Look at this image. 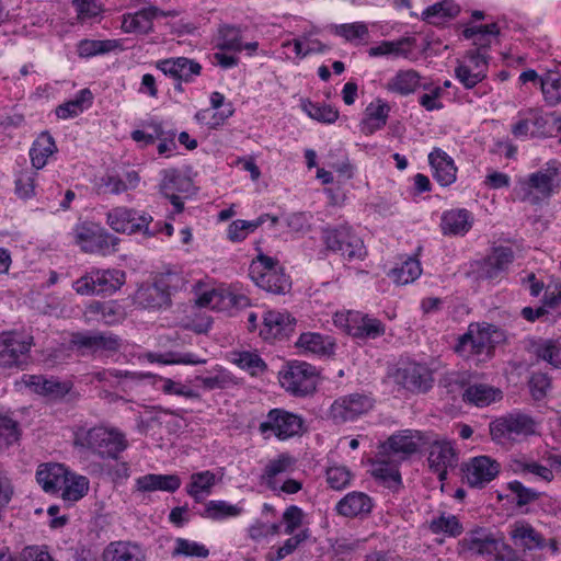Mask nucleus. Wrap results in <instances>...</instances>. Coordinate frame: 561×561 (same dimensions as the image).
I'll use <instances>...</instances> for the list:
<instances>
[{
  "label": "nucleus",
  "instance_id": "4468645a",
  "mask_svg": "<svg viewBox=\"0 0 561 561\" xmlns=\"http://www.w3.org/2000/svg\"><path fill=\"white\" fill-rule=\"evenodd\" d=\"M335 322L343 324L350 335L358 339H376L386 331L380 320L356 311H350L345 317L337 316Z\"/></svg>",
  "mask_w": 561,
  "mask_h": 561
},
{
  "label": "nucleus",
  "instance_id": "6ab92c4d",
  "mask_svg": "<svg viewBox=\"0 0 561 561\" xmlns=\"http://www.w3.org/2000/svg\"><path fill=\"white\" fill-rule=\"evenodd\" d=\"M427 460L433 472L440 481H444L447 478L448 469H454L457 466L458 455L449 440H435L430 446Z\"/></svg>",
  "mask_w": 561,
  "mask_h": 561
},
{
  "label": "nucleus",
  "instance_id": "c03bdc74",
  "mask_svg": "<svg viewBox=\"0 0 561 561\" xmlns=\"http://www.w3.org/2000/svg\"><path fill=\"white\" fill-rule=\"evenodd\" d=\"M93 94L89 89H82L73 100H70L56 108V115L61 119L78 116L92 104Z\"/></svg>",
  "mask_w": 561,
  "mask_h": 561
},
{
  "label": "nucleus",
  "instance_id": "f257e3e1",
  "mask_svg": "<svg viewBox=\"0 0 561 561\" xmlns=\"http://www.w3.org/2000/svg\"><path fill=\"white\" fill-rule=\"evenodd\" d=\"M462 37L470 41L474 46L468 53L467 59L459 65L455 72L458 80L466 87L472 88L486 78L490 58L491 26L472 25L471 23L462 30Z\"/></svg>",
  "mask_w": 561,
  "mask_h": 561
},
{
  "label": "nucleus",
  "instance_id": "0e129e2a",
  "mask_svg": "<svg viewBox=\"0 0 561 561\" xmlns=\"http://www.w3.org/2000/svg\"><path fill=\"white\" fill-rule=\"evenodd\" d=\"M18 422L8 415L0 414V450L8 448L19 440Z\"/></svg>",
  "mask_w": 561,
  "mask_h": 561
},
{
  "label": "nucleus",
  "instance_id": "49530a36",
  "mask_svg": "<svg viewBox=\"0 0 561 561\" xmlns=\"http://www.w3.org/2000/svg\"><path fill=\"white\" fill-rule=\"evenodd\" d=\"M61 497L67 502L81 500L89 491V480L84 476L67 472V481L59 489Z\"/></svg>",
  "mask_w": 561,
  "mask_h": 561
},
{
  "label": "nucleus",
  "instance_id": "ea45409f",
  "mask_svg": "<svg viewBox=\"0 0 561 561\" xmlns=\"http://www.w3.org/2000/svg\"><path fill=\"white\" fill-rule=\"evenodd\" d=\"M92 275L96 295H112L125 283V273L121 270L95 271Z\"/></svg>",
  "mask_w": 561,
  "mask_h": 561
},
{
  "label": "nucleus",
  "instance_id": "e433bc0d",
  "mask_svg": "<svg viewBox=\"0 0 561 561\" xmlns=\"http://www.w3.org/2000/svg\"><path fill=\"white\" fill-rule=\"evenodd\" d=\"M75 344L92 351H116L121 346L119 339L112 333L78 334L73 339Z\"/></svg>",
  "mask_w": 561,
  "mask_h": 561
},
{
  "label": "nucleus",
  "instance_id": "f8f14e48",
  "mask_svg": "<svg viewBox=\"0 0 561 561\" xmlns=\"http://www.w3.org/2000/svg\"><path fill=\"white\" fill-rule=\"evenodd\" d=\"M282 386L296 396H306L316 389V368L305 362H294L280 375Z\"/></svg>",
  "mask_w": 561,
  "mask_h": 561
},
{
  "label": "nucleus",
  "instance_id": "f3484780",
  "mask_svg": "<svg viewBox=\"0 0 561 561\" xmlns=\"http://www.w3.org/2000/svg\"><path fill=\"white\" fill-rule=\"evenodd\" d=\"M196 305L203 308H210L217 311H227L231 308H243L249 305V299L244 295H237L227 288H214L202 293Z\"/></svg>",
  "mask_w": 561,
  "mask_h": 561
},
{
  "label": "nucleus",
  "instance_id": "a18cd8bd",
  "mask_svg": "<svg viewBox=\"0 0 561 561\" xmlns=\"http://www.w3.org/2000/svg\"><path fill=\"white\" fill-rule=\"evenodd\" d=\"M267 219L272 221L273 225L278 222V218L275 216H270L267 214L260 216L257 219L252 221L247 220H234L228 227V238L233 241H242L247 238V236L254 231L257 227L263 225Z\"/></svg>",
  "mask_w": 561,
  "mask_h": 561
},
{
  "label": "nucleus",
  "instance_id": "9d476101",
  "mask_svg": "<svg viewBox=\"0 0 561 561\" xmlns=\"http://www.w3.org/2000/svg\"><path fill=\"white\" fill-rule=\"evenodd\" d=\"M151 221V216L139 214L124 206L112 208L106 214V224L118 233L131 234L144 232L146 236L152 237L156 234L157 229H150L149 225Z\"/></svg>",
  "mask_w": 561,
  "mask_h": 561
},
{
  "label": "nucleus",
  "instance_id": "cd10ccee",
  "mask_svg": "<svg viewBox=\"0 0 561 561\" xmlns=\"http://www.w3.org/2000/svg\"><path fill=\"white\" fill-rule=\"evenodd\" d=\"M434 179L442 185L448 186L456 181L457 168L453 159L443 150L434 149L428 154Z\"/></svg>",
  "mask_w": 561,
  "mask_h": 561
},
{
  "label": "nucleus",
  "instance_id": "39448f33",
  "mask_svg": "<svg viewBox=\"0 0 561 561\" xmlns=\"http://www.w3.org/2000/svg\"><path fill=\"white\" fill-rule=\"evenodd\" d=\"M249 275L260 288L272 294H285L290 288L289 277L283 273L278 261L265 254L251 262Z\"/></svg>",
  "mask_w": 561,
  "mask_h": 561
},
{
  "label": "nucleus",
  "instance_id": "0eeeda50",
  "mask_svg": "<svg viewBox=\"0 0 561 561\" xmlns=\"http://www.w3.org/2000/svg\"><path fill=\"white\" fill-rule=\"evenodd\" d=\"M322 238L329 250L340 253L350 261L363 260L366 256L363 240L348 226L325 228Z\"/></svg>",
  "mask_w": 561,
  "mask_h": 561
},
{
  "label": "nucleus",
  "instance_id": "7c9ffc66",
  "mask_svg": "<svg viewBox=\"0 0 561 561\" xmlns=\"http://www.w3.org/2000/svg\"><path fill=\"white\" fill-rule=\"evenodd\" d=\"M462 471L470 486L482 488L491 481V459L488 456L473 457L462 465Z\"/></svg>",
  "mask_w": 561,
  "mask_h": 561
},
{
  "label": "nucleus",
  "instance_id": "dca6fc26",
  "mask_svg": "<svg viewBox=\"0 0 561 561\" xmlns=\"http://www.w3.org/2000/svg\"><path fill=\"white\" fill-rule=\"evenodd\" d=\"M460 356L481 354L484 350H491V327L488 323H471L465 334L458 337L454 347Z\"/></svg>",
  "mask_w": 561,
  "mask_h": 561
},
{
  "label": "nucleus",
  "instance_id": "c9c22d12",
  "mask_svg": "<svg viewBox=\"0 0 561 561\" xmlns=\"http://www.w3.org/2000/svg\"><path fill=\"white\" fill-rule=\"evenodd\" d=\"M93 378L110 387H121L125 390L140 381L144 376L135 371L110 368L93 373Z\"/></svg>",
  "mask_w": 561,
  "mask_h": 561
},
{
  "label": "nucleus",
  "instance_id": "a878e982",
  "mask_svg": "<svg viewBox=\"0 0 561 561\" xmlns=\"http://www.w3.org/2000/svg\"><path fill=\"white\" fill-rule=\"evenodd\" d=\"M390 113V105L382 99H376L370 102L366 110L365 116L360 122V130L363 134L369 136L377 130L382 129L388 121Z\"/></svg>",
  "mask_w": 561,
  "mask_h": 561
},
{
  "label": "nucleus",
  "instance_id": "69168bd1",
  "mask_svg": "<svg viewBox=\"0 0 561 561\" xmlns=\"http://www.w3.org/2000/svg\"><path fill=\"white\" fill-rule=\"evenodd\" d=\"M390 461H396L393 457L380 455L378 453V459L374 468V474L385 481H391L399 483L400 473L396 466L390 465Z\"/></svg>",
  "mask_w": 561,
  "mask_h": 561
},
{
  "label": "nucleus",
  "instance_id": "393cba45",
  "mask_svg": "<svg viewBox=\"0 0 561 561\" xmlns=\"http://www.w3.org/2000/svg\"><path fill=\"white\" fill-rule=\"evenodd\" d=\"M182 484L178 474L148 473L136 479L135 486L138 492L162 491L173 493Z\"/></svg>",
  "mask_w": 561,
  "mask_h": 561
},
{
  "label": "nucleus",
  "instance_id": "bf43d9fd",
  "mask_svg": "<svg viewBox=\"0 0 561 561\" xmlns=\"http://www.w3.org/2000/svg\"><path fill=\"white\" fill-rule=\"evenodd\" d=\"M554 176L556 171H538L529 175L528 184L547 198L550 197L554 191Z\"/></svg>",
  "mask_w": 561,
  "mask_h": 561
},
{
  "label": "nucleus",
  "instance_id": "79ce46f5",
  "mask_svg": "<svg viewBox=\"0 0 561 561\" xmlns=\"http://www.w3.org/2000/svg\"><path fill=\"white\" fill-rule=\"evenodd\" d=\"M512 470L520 476H533L545 482H551L554 478L552 469L543 466L525 456L513 459L511 462Z\"/></svg>",
  "mask_w": 561,
  "mask_h": 561
},
{
  "label": "nucleus",
  "instance_id": "1a4fd4ad",
  "mask_svg": "<svg viewBox=\"0 0 561 561\" xmlns=\"http://www.w3.org/2000/svg\"><path fill=\"white\" fill-rule=\"evenodd\" d=\"M493 435L512 442H520L529 436L538 434V423L525 413H508L494 422Z\"/></svg>",
  "mask_w": 561,
  "mask_h": 561
},
{
  "label": "nucleus",
  "instance_id": "de8ad7c7",
  "mask_svg": "<svg viewBox=\"0 0 561 561\" xmlns=\"http://www.w3.org/2000/svg\"><path fill=\"white\" fill-rule=\"evenodd\" d=\"M537 358L549 363L554 368H561V343L556 340H539L531 344Z\"/></svg>",
  "mask_w": 561,
  "mask_h": 561
},
{
  "label": "nucleus",
  "instance_id": "4c0bfd02",
  "mask_svg": "<svg viewBox=\"0 0 561 561\" xmlns=\"http://www.w3.org/2000/svg\"><path fill=\"white\" fill-rule=\"evenodd\" d=\"M57 151V146L51 135L42 133L33 142L30 149L32 167L36 170L43 169L47 160Z\"/></svg>",
  "mask_w": 561,
  "mask_h": 561
},
{
  "label": "nucleus",
  "instance_id": "864d4df0",
  "mask_svg": "<svg viewBox=\"0 0 561 561\" xmlns=\"http://www.w3.org/2000/svg\"><path fill=\"white\" fill-rule=\"evenodd\" d=\"M37 170L24 169L15 175L14 192L21 199H30L35 196Z\"/></svg>",
  "mask_w": 561,
  "mask_h": 561
},
{
  "label": "nucleus",
  "instance_id": "473e14b6",
  "mask_svg": "<svg viewBox=\"0 0 561 561\" xmlns=\"http://www.w3.org/2000/svg\"><path fill=\"white\" fill-rule=\"evenodd\" d=\"M472 226V218L467 209H450L442 215L440 228L445 236H463Z\"/></svg>",
  "mask_w": 561,
  "mask_h": 561
},
{
  "label": "nucleus",
  "instance_id": "3c124183",
  "mask_svg": "<svg viewBox=\"0 0 561 561\" xmlns=\"http://www.w3.org/2000/svg\"><path fill=\"white\" fill-rule=\"evenodd\" d=\"M118 47L115 39H82L77 45L78 56L90 58L96 55L107 54Z\"/></svg>",
  "mask_w": 561,
  "mask_h": 561
},
{
  "label": "nucleus",
  "instance_id": "9b49d317",
  "mask_svg": "<svg viewBox=\"0 0 561 561\" xmlns=\"http://www.w3.org/2000/svg\"><path fill=\"white\" fill-rule=\"evenodd\" d=\"M304 419L283 409L271 410L259 430L262 434L273 433L278 439H287L304 432Z\"/></svg>",
  "mask_w": 561,
  "mask_h": 561
},
{
  "label": "nucleus",
  "instance_id": "412c9836",
  "mask_svg": "<svg viewBox=\"0 0 561 561\" xmlns=\"http://www.w3.org/2000/svg\"><path fill=\"white\" fill-rule=\"evenodd\" d=\"M508 534L514 546L524 551L542 550L546 548L543 535L524 519L512 524Z\"/></svg>",
  "mask_w": 561,
  "mask_h": 561
},
{
  "label": "nucleus",
  "instance_id": "4be33fe9",
  "mask_svg": "<svg viewBox=\"0 0 561 561\" xmlns=\"http://www.w3.org/2000/svg\"><path fill=\"white\" fill-rule=\"evenodd\" d=\"M295 319L287 312L270 310L265 312L260 335L264 340L283 339L294 331Z\"/></svg>",
  "mask_w": 561,
  "mask_h": 561
},
{
  "label": "nucleus",
  "instance_id": "09e8293b",
  "mask_svg": "<svg viewBox=\"0 0 561 561\" xmlns=\"http://www.w3.org/2000/svg\"><path fill=\"white\" fill-rule=\"evenodd\" d=\"M421 273L419 260L408 257L401 265L391 268L388 276L398 285H407L417 279Z\"/></svg>",
  "mask_w": 561,
  "mask_h": 561
},
{
  "label": "nucleus",
  "instance_id": "2f4dec72",
  "mask_svg": "<svg viewBox=\"0 0 561 561\" xmlns=\"http://www.w3.org/2000/svg\"><path fill=\"white\" fill-rule=\"evenodd\" d=\"M460 552L470 556H488L491 553V531L486 528H476L466 534L458 542Z\"/></svg>",
  "mask_w": 561,
  "mask_h": 561
},
{
  "label": "nucleus",
  "instance_id": "72a5a7b5",
  "mask_svg": "<svg viewBox=\"0 0 561 561\" xmlns=\"http://www.w3.org/2000/svg\"><path fill=\"white\" fill-rule=\"evenodd\" d=\"M296 345L306 354L317 356H331L334 352V342L330 336L314 332L302 333Z\"/></svg>",
  "mask_w": 561,
  "mask_h": 561
},
{
  "label": "nucleus",
  "instance_id": "5fc2aeb1",
  "mask_svg": "<svg viewBox=\"0 0 561 561\" xmlns=\"http://www.w3.org/2000/svg\"><path fill=\"white\" fill-rule=\"evenodd\" d=\"M430 529L433 534H445L449 537H457L463 531V527L455 515L442 514L430 522Z\"/></svg>",
  "mask_w": 561,
  "mask_h": 561
},
{
  "label": "nucleus",
  "instance_id": "20e7f679",
  "mask_svg": "<svg viewBox=\"0 0 561 561\" xmlns=\"http://www.w3.org/2000/svg\"><path fill=\"white\" fill-rule=\"evenodd\" d=\"M296 465V459L287 453L279 454L270 459L260 477L261 484L276 495H291L302 489V482L291 478H285Z\"/></svg>",
  "mask_w": 561,
  "mask_h": 561
},
{
  "label": "nucleus",
  "instance_id": "6e6552de",
  "mask_svg": "<svg viewBox=\"0 0 561 561\" xmlns=\"http://www.w3.org/2000/svg\"><path fill=\"white\" fill-rule=\"evenodd\" d=\"M75 242L85 253H106L115 249L118 238L94 222L77 224L72 231Z\"/></svg>",
  "mask_w": 561,
  "mask_h": 561
},
{
  "label": "nucleus",
  "instance_id": "4d7b16f0",
  "mask_svg": "<svg viewBox=\"0 0 561 561\" xmlns=\"http://www.w3.org/2000/svg\"><path fill=\"white\" fill-rule=\"evenodd\" d=\"M209 550L206 546L185 538H176L172 557L207 558Z\"/></svg>",
  "mask_w": 561,
  "mask_h": 561
},
{
  "label": "nucleus",
  "instance_id": "423d86ee",
  "mask_svg": "<svg viewBox=\"0 0 561 561\" xmlns=\"http://www.w3.org/2000/svg\"><path fill=\"white\" fill-rule=\"evenodd\" d=\"M33 336L19 331L0 333V368H23L27 364Z\"/></svg>",
  "mask_w": 561,
  "mask_h": 561
},
{
  "label": "nucleus",
  "instance_id": "5701e85b",
  "mask_svg": "<svg viewBox=\"0 0 561 561\" xmlns=\"http://www.w3.org/2000/svg\"><path fill=\"white\" fill-rule=\"evenodd\" d=\"M373 500L364 492L353 491L343 496L335 505L337 515L348 518H363L370 514Z\"/></svg>",
  "mask_w": 561,
  "mask_h": 561
},
{
  "label": "nucleus",
  "instance_id": "a211bd4d",
  "mask_svg": "<svg viewBox=\"0 0 561 561\" xmlns=\"http://www.w3.org/2000/svg\"><path fill=\"white\" fill-rule=\"evenodd\" d=\"M397 381L412 392H425L432 387L433 378L430 369L419 363L409 362L398 368Z\"/></svg>",
  "mask_w": 561,
  "mask_h": 561
},
{
  "label": "nucleus",
  "instance_id": "680f3d73",
  "mask_svg": "<svg viewBox=\"0 0 561 561\" xmlns=\"http://www.w3.org/2000/svg\"><path fill=\"white\" fill-rule=\"evenodd\" d=\"M234 356L233 362L240 368L248 370L253 376H256L266 369V364L256 353L239 352L236 353Z\"/></svg>",
  "mask_w": 561,
  "mask_h": 561
},
{
  "label": "nucleus",
  "instance_id": "aec40b11",
  "mask_svg": "<svg viewBox=\"0 0 561 561\" xmlns=\"http://www.w3.org/2000/svg\"><path fill=\"white\" fill-rule=\"evenodd\" d=\"M173 11H162L154 5L144 8L135 13H125L122 16V30L125 33L148 34L152 31L153 20L158 16H174Z\"/></svg>",
  "mask_w": 561,
  "mask_h": 561
},
{
  "label": "nucleus",
  "instance_id": "338daca9",
  "mask_svg": "<svg viewBox=\"0 0 561 561\" xmlns=\"http://www.w3.org/2000/svg\"><path fill=\"white\" fill-rule=\"evenodd\" d=\"M540 87L547 104L557 105L561 102V76L541 78Z\"/></svg>",
  "mask_w": 561,
  "mask_h": 561
},
{
  "label": "nucleus",
  "instance_id": "f03ea898",
  "mask_svg": "<svg viewBox=\"0 0 561 561\" xmlns=\"http://www.w3.org/2000/svg\"><path fill=\"white\" fill-rule=\"evenodd\" d=\"M73 444L84 448L102 459L116 460L128 443L123 433L115 428L95 426L89 430L79 428L75 433Z\"/></svg>",
  "mask_w": 561,
  "mask_h": 561
},
{
  "label": "nucleus",
  "instance_id": "13d9d810",
  "mask_svg": "<svg viewBox=\"0 0 561 561\" xmlns=\"http://www.w3.org/2000/svg\"><path fill=\"white\" fill-rule=\"evenodd\" d=\"M302 107L309 117L321 123L332 124L339 117V111L328 104L312 103L308 101L304 103Z\"/></svg>",
  "mask_w": 561,
  "mask_h": 561
},
{
  "label": "nucleus",
  "instance_id": "6e6d98bb",
  "mask_svg": "<svg viewBox=\"0 0 561 561\" xmlns=\"http://www.w3.org/2000/svg\"><path fill=\"white\" fill-rule=\"evenodd\" d=\"M190 186V180L183 176L179 171H163V179L160 183V191L163 195H172L176 192H186Z\"/></svg>",
  "mask_w": 561,
  "mask_h": 561
},
{
  "label": "nucleus",
  "instance_id": "f704fd0d",
  "mask_svg": "<svg viewBox=\"0 0 561 561\" xmlns=\"http://www.w3.org/2000/svg\"><path fill=\"white\" fill-rule=\"evenodd\" d=\"M421 76L416 70H399L386 83L389 92L405 96L414 93L421 87Z\"/></svg>",
  "mask_w": 561,
  "mask_h": 561
},
{
  "label": "nucleus",
  "instance_id": "c756f323",
  "mask_svg": "<svg viewBox=\"0 0 561 561\" xmlns=\"http://www.w3.org/2000/svg\"><path fill=\"white\" fill-rule=\"evenodd\" d=\"M104 561H146L142 547L133 541L111 542L103 552Z\"/></svg>",
  "mask_w": 561,
  "mask_h": 561
},
{
  "label": "nucleus",
  "instance_id": "774afa93",
  "mask_svg": "<svg viewBox=\"0 0 561 561\" xmlns=\"http://www.w3.org/2000/svg\"><path fill=\"white\" fill-rule=\"evenodd\" d=\"M352 472L344 466L330 467L327 470V482L336 491H341L351 484Z\"/></svg>",
  "mask_w": 561,
  "mask_h": 561
},
{
  "label": "nucleus",
  "instance_id": "2eb2a0df",
  "mask_svg": "<svg viewBox=\"0 0 561 561\" xmlns=\"http://www.w3.org/2000/svg\"><path fill=\"white\" fill-rule=\"evenodd\" d=\"M424 436L417 431H402L393 434L387 442L380 445L379 454L393 457L394 460H402L416 453L424 444Z\"/></svg>",
  "mask_w": 561,
  "mask_h": 561
},
{
  "label": "nucleus",
  "instance_id": "c85d7f7f",
  "mask_svg": "<svg viewBox=\"0 0 561 561\" xmlns=\"http://www.w3.org/2000/svg\"><path fill=\"white\" fill-rule=\"evenodd\" d=\"M67 468L60 463H42L36 471V480L45 492L57 493L67 481Z\"/></svg>",
  "mask_w": 561,
  "mask_h": 561
},
{
  "label": "nucleus",
  "instance_id": "a19ab883",
  "mask_svg": "<svg viewBox=\"0 0 561 561\" xmlns=\"http://www.w3.org/2000/svg\"><path fill=\"white\" fill-rule=\"evenodd\" d=\"M218 480L213 471L195 472L191 476L190 483L186 485V493L196 502H201L205 495L210 494Z\"/></svg>",
  "mask_w": 561,
  "mask_h": 561
},
{
  "label": "nucleus",
  "instance_id": "bb28decb",
  "mask_svg": "<svg viewBox=\"0 0 561 561\" xmlns=\"http://www.w3.org/2000/svg\"><path fill=\"white\" fill-rule=\"evenodd\" d=\"M24 382L33 392L50 399L62 398L71 389V385L69 382H61L55 378H46L44 376L36 375L25 376Z\"/></svg>",
  "mask_w": 561,
  "mask_h": 561
},
{
  "label": "nucleus",
  "instance_id": "8fccbe9b",
  "mask_svg": "<svg viewBox=\"0 0 561 561\" xmlns=\"http://www.w3.org/2000/svg\"><path fill=\"white\" fill-rule=\"evenodd\" d=\"M146 358L150 363H159L163 365H198L206 363V359H202L193 353L180 352H167L163 354L148 353Z\"/></svg>",
  "mask_w": 561,
  "mask_h": 561
},
{
  "label": "nucleus",
  "instance_id": "052dcab7",
  "mask_svg": "<svg viewBox=\"0 0 561 561\" xmlns=\"http://www.w3.org/2000/svg\"><path fill=\"white\" fill-rule=\"evenodd\" d=\"M332 31L335 35L343 37L347 42L366 39L369 34L368 26L364 22L333 25Z\"/></svg>",
  "mask_w": 561,
  "mask_h": 561
},
{
  "label": "nucleus",
  "instance_id": "b1692460",
  "mask_svg": "<svg viewBox=\"0 0 561 561\" xmlns=\"http://www.w3.org/2000/svg\"><path fill=\"white\" fill-rule=\"evenodd\" d=\"M157 68L176 80L191 82L201 75L202 66L186 57L169 58L157 62Z\"/></svg>",
  "mask_w": 561,
  "mask_h": 561
},
{
  "label": "nucleus",
  "instance_id": "e2e57ef3",
  "mask_svg": "<svg viewBox=\"0 0 561 561\" xmlns=\"http://www.w3.org/2000/svg\"><path fill=\"white\" fill-rule=\"evenodd\" d=\"M218 47L221 50L240 53L243 50L241 31L234 26H225L220 30Z\"/></svg>",
  "mask_w": 561,
  "mask_h": 561
},
{
  "label": "nucleus",
  "instance_id": "7ed1b4c3",
  "mask_svg": "<svg viewBox=\"0 0 561 561\" xmlns=\"http://www.w3.org/2000/svg\"><path fill=\"white\" fill-rule=\"evenodd\" d=\"M185 285L184 277L172 271L160 273L152 284L141 285L134 295V302L142 309L159 310L171 305L173 293Z\"/></svg>",
  "mask_w": 561,
  "mask_h": 561
},
{
  "label": "nucleus",
  "instance_id": "58836bf2",
  "mask_svg": "<svg viewBox=\"0 0 561 561\" xmlns=\"http://www.w3.org/2000/svg\"><path fill=\"white\" fill-rule=\"evenodd\" d=\"M459 13L460 7L454 0H442L427 7L421 16L430 24L439 25L456 18Z\"/></svg>",
  "mask_w": 561,
  "mask_h": 561
},
{
  "label": "nucleus",
  "instance_id": "603ef678",
  "mask_svg": "<svg viewBox=\"0 0 561 561\" xmlns=\"http://www.w3.org/2000/svg\"><path fill=\"white\" fill-rule=\"evenodd\" d=\"M412 42L410 37H402L398 41H383L377 46L369 48L368 54L370 57H379L392 55L396 57H408L410 49H405L404 46H411Z\"/></svg>",
  "mask_w": 561,
  "mask_h": 561
},
{
  "label": "nucleus",
  "instance_id": "ddd939ff",
  "mask_svg": "<svg viewBox=\"0 0 561 561\" xmlns=\"http://www.w3.org/2000/svg\"><path fill=\"white\" fill-rule=\"evenodd\" d=\"M374 407V400L362 393H351L336 399L330 407L329 416L336 424L354 421Z\"/></svg>",
  "mask_w": 561,
  "mask_h": 561
},
{
  "label": "nucleus",
  "instance_id": "37998d69",
  "mask_svg": "<svg viewBox=\"0 0 561 561\" xmlns=\"http://www.w3.org/2000/svg\"><path fill=\"white\" fill-rule=\"evenodd\" d=\"M243 508L238 504H230L222 500L208 501L199 513L203 518L224 520L241 515Z\"/></svg>",
  "mask_w": 561,
  "mask_h": 561
}]
</instances>
